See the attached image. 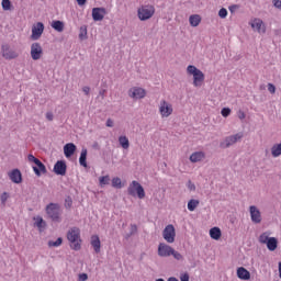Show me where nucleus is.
<instances>
[{
  "instance_id": "nucleus-9",
  "label": "nucleus",
  "mask_w": 281,
  "mask_h": 281,
  "mask_svg": "<svg viewBox=\"0 0 281 281\" xmlns=\"http://www.w3.org/2000/svg\"><path fill=\"white\" fill-rule=\"evenodd\" d=\"M1 52H2V56L3 58H5V60H14V58H19V53H16V50L10 48V45L4 44L1 46Z\"/></svg>"
},
{
  "instance_id": "nucleus-28",
  "label": "nucleus",
  "mask_w": 281,
  "mask_h": 281,
  "mask_svg": "<svg viewBox=\"0 0 281 281\" xmlns=\"http://www.w3.org/2000/svg\"><path fill=\"white\" fill-rule=\"evenodd\" d=\"M210 236H211V238H213V240H220L221 236H222L221 228H218V227L211 228Z\"/></svg>"
},
{
  "instance_id": "nucleus-42",
  "label": "nucleus",
  "mask_w": 281,
  "mask_h": 281,
  "mask_svg": "<svg viewBox=\"0 0 281 281\" xmlns=\"http://www.w3.org/2000/svg\"><path fill=\"white\" fill-rule=\"evenodd\" d=\"M171 256H173L176 260H183V255L175 249L171 251Z\"/></svg>"
},
{
  "instance_id": "nucleus-24",
  "label": "nucleus",
  "mask_w": 281,
  "mask_h": 281,
  "mask_svg": "<svg viewBox=\"0 0 281 281\" xmlns=\"http://www.w3.org/2000/svg\"><path fill=\"white\" fill-rule=\"evenodd\" d=\"M189 23L191 27H199V25L201 24V15L199 14L190 15Z\"/></svg>"
},
{
  "instance_id": "nucleus-8",
  "label": "nucleus",
  "mask_w": 281,
  "mask_h": 281,
  "mask_svg": "<svg viewBox=\"0 0 281 281\" xmlns=\"http://www.w3.org/2000/svg\"><path fill=\"white\" fill-rule=\"evenodd\" d=\"M249 214H250V220L255 225H260L262 223V213H260V210L256 205H250L249 206Z\"/></svg>"
},
{
  "instance_id": "nucleus-16",
  "label": "nucleus",
  "mask_w": 281,
  "mask_h": 281,
  "mask_svg": "<svg viewBox=\"0 0 281 281\" xmlns=\"http://www.w3.org/2000/svg\"><path fill=\"white\" fill-rule=\"evenodd\" d=\"M8 177L12 183H23V173H21V170L19 169H13L8 172Z\"/></svg>"
},
{
  "instance_id": "nucleus-40",
  "label": "nucleus",
  "mask_w": 281,
  "mask_h": 281,
  "mask_svg": "<svg viewBox=\"0 0 281 281\" xmlns=\"http://www.w3.org/2000/svg\"><path fill=\"white\" fill-rule=\"evenodd\" d=\"M2 10H12V2L10 0H2Z\"/></svg>"
},
{
  "instance_id": "nucleus-48",
  "label": "nucleus",
  "mask_w": 281,
  "mask_h": 281,
  "mask_svg": "<svg viewBox=\"0 0 281 281\" xmlns=\"http://www.w3.org/2000/svg\"><path fill=\"white\" fill-rule=\"evenodd\" d=\"M105 125L108 128H113L115 126V123L112 121V119H108Z\"/></svg>"
},
{
  "instance_id": "nucleus-20",
  "label": "nucleus",
  "mask_w": 281,
  "mask_h": 281,
  "mask_svg": "<svg viewBox=\"0 0 281 281\" xmlns=\"http://www.w3.org/2000/svg\"><path fill=\"white\" fill-rule=\"evenodd\" d=\"M36 167H33V170L36 175V177H41V175L47 173V168L44 166V164L40 160L37 164H35Z\"/></svg>"
},
{
  "instance_id": "nucleus-19",
  "label": "nucleus",
  "mask_w": 281,
  "mask_h": 281,
  "mask_svg": "<svg viewBox=\"0 0 281 281\" xmlns=\"http://www.w3.org/2000/svg\"><path fill=\"white\" fill-rule=\"evenodd\" d=\"M237 278H239V280H250L251 273L246 268L239 267L237 269Z\"/></svg>"
},
{
  "instance_id": "nucleus-34",
  "label": "nucleus",
  "mask_w": 281,
  "mask_h": 281,
  "mask_svg": "<svg viewBox=\"0 0 281 281\" xmlns=\"http://www.w3.org/2000/svg\"><path fill=\"white\" fill-rule=\"evenodd\" d=\"M99 183H100L101 188H104V186H109V183H111V177H109V176L100 177Z\"/></svg>"
},
{
  "instance_id": "nucleus-38",
  "label": "nucleus",
  "mask_w": 281,
  "mask_h": 281,
  "mask_svg": "<svg viewBox=\"0 0 281 281\" xmlns=\"http://www.w3.org/2000/svg\"><path fill=\"white\" fill-rule=\"evenodd\" d=\"M137 234V225L131 224V231L130 233L125 236L126 239L131 238V236H135Z\"/></svg>"
},
{
  "instance_id": "nucleus-5",
  "label": "nucleus",
  "mask_w": 281,
  "mask_h": 281,
  "mask_svg": "<svg viewBox=\"0 0 281 281\" xmlns=\"http://www.w3.org/2000/svg\"><path fill=\"white\" fill-rule=\"evenodd\" d=\"M127 194L130 196H138V199H144L146 196V191H144V187L137 181H132L127 188Z\"/></svg>"
},
{
  "instance_id": "nucleus-1",
  "label": "nucleus",
  "mask_w": 281,
  "mask_h": 281,
  "mask_svg": "<svg viewBox=\"0 0 281 281\" xmlns=\"http://www.w3.org/2000/svg\"><path fill=\"white\" fill-rule=\"evenodd\" d=\"M67 239L70 243V247L75 251H80L82 239H80V228L71 227L67 233Z\"/></svg>"
},
{
  "instance_id": "nucleus-58",
  "label": "nucleus",
  "mask_w": 281,
  "mask_h": 281,
  "mask_svg": "<svg viewBox=\"0 0 281 281\" xmlns=\"http://www.w3.org/2000/svg\"><path fill=\"white\" fill-rule=\"evenodd\" d=\"M168 281H179V279L175 278V277H171L168 279Z\"/></svg>"
},
{
  "instance_id": "nucleus-11",
  "label": "nucleus",
  "mask_w": 281,
  "mask_h": 281,
  "mask_svg": "<svg viewBox=\"0 0 281 281\" xmlns=\"http://www.w3.org/2000/svg\"><path fill=\"white\" fill-rule=\"evenodd\" d=\"M172 111H173V109H172L171 103H169L166 100L160 101L159 113H160L161 117H170Z\"/></svg>"
},
{
  "instance_id": "nucleus-43",
  "label": "nucleus",
  "mask_w": 281,
  "mask_h": 281,
  "mask_svg": "<svg viewBox=\"0 0 281 281\" xmlns=\"http://www.w3.org/2000/svg\"><path fill=\"white\" fill-rule=\"evenodd\" d=\"M218 16H220V19H227V9L222 8V9L218 11Z\"/></svg>"
},
{
  "instance_id": "nucleus-30",
  "label": "nucleus",
  "mask_w": 281,
  "mask_h": 281,
  "mask_svg": "<svg viewBox=\"0 0 281 281\" xmlns=\"http://www.w3.org/2000/svg\"><path fill=\"white\" fill-rule=\"evenodd\" d=\"M119 144L122 146V148H124V150H127V148L131 146V143L128 142V137L126 136H120Z\"/></svg>"
},
{
  "instance_id": "nucleus-46",
  "label": "nucleus",
  "mask_w": 281,
  "mask_h": 281,
  "mask_svg": "<svg viewBox=\"0 0 281 281\" xmlns=\"http://www.w3.org/2000/svg\"><path fill=\"white\" fill-rule=\"evenodd\" d=\"M27 160L33 164H37V161H40L38 158L34 157L32 154L27 156Z\"/></svg>"
},
{
  "instance_id": "nucleus-59",
  "label": "nucleus",
  "mask_w": 281,
  "mask_h": 281,
  "mask_svg": "<svg viewBox=\"0 0 281 281\" xmlns=\"http://www.w3.org/2000/svg\"><path fill=\"white\" fill-rule=\"evenodd\" d=\"M279 277L281 278V262H279Z\"/></svg>"
},
{
  "instance_id": "nucleus-17",
  "label": "nucleus",
  "mask_w": 281,
  "mask_h": 281,
  "mask_svg": "<svg viewBox=\"0 0 281 281\" xmlns=\"http://www.w3.org/2000/svg\"><path fill=\"white\" fill-rule=\"evenodd\" d=\"M53 171L55 172V175L65 177L67 175V164L64 160H58L55 164Z\"/></svg>"
},
{
  "instance_id": "nucleus-55",
  "label": "nucleus",
  "mask_w": 281,
  "mask_h": 281,
  "mask_svg": "<svg viewBox=\"0 0 281 281\" xmlns=\"http://www.w3.org/2000/svg\"><path fill=\"white\" fill-rule=\"evenodd\" d=\"M82 91H83V93H86V95H89V93L91 91V88L86 86V87L82 88Z\"/></svg>"
},
{
  "instance_id": "nucleus-18",
  "label": "nucleus",
  "mask_w": 281,
  "mask_h": 281,
  "mask_svg": "<svg viewBox=\"0 0 281 281\" xmlns=\"http://www.w3.org/2000/svg\"><path fill=\"white\" fill-rule=\"evenodd\" d=\"M104 16H106L105 8H93L92 9V19L93 21H103Z\"/></svg>"
},
{
  "instance_id": "nucleus-35",
  "label": "nucleus",
  "mask_w": 281,
  "mask_h": 281,
  "mask_svg": "<svg viewBox=\"0 0 281 281\" xmlns=\"http://www.w3.org/2000/svg\"><path fill=\"white\" fill-rule=\"evenodd\" d=\"M112 188H116L117 190H121L122 188V179L119 177L112 179Z\"/></svg>"
},
{
  "instance_id": "nucleus-37",
  "label": "nucleus",
  "mask_w": 281,
  "mask_h": 281,
  "mask_svg": "<svg viewBox=\"0 0 281 281\" xmlns=\"http://www.w3.org/2000/svg\"><path fill=\"white\" fill-rule=\"evenodd\" d=\"M60 245H63L61 237L57 238L55 241L54 240L48 241V247H60Z\"/></svg>"
},
{
  "instance_id": "nucleus-49",
  "label": "nucleus",
  "mask_w": 281,
  "mask_h": 281,
  "mask_svg": "<svg viewBox=\"0 0 281 281\" xmlns=\"http://www.w3.org/2000/svg\"><path fill=\"white\" fill-rule=\"evenodd\" d=\"M180 281H190V274H188V272H186L184 274H181Z\"/></svg>"
},
{
  "instance_id": "nucleus-13",
  "label": "nucleus",
  "mask_w": 281,
  "mask_h": 281,
  "mask_svg": "<svg viewBox=\"0 0 281 281\" xmlns=\"http://www.w3.org/2000/svg\"><path fill=\"white\" fill-rule=\"evenodd\" d=\"M31 58L34 60H41L43 58V46L37 42L31 45Z\"/></svg>"
},
{
  "instance_id": "nucleus-25",
  "label": "nucleus",
  "mask_w": 281,
  "mask_h": 281,
  "mask_svg": "<svg viewBox=\"0 0 281 281\" xmlns=\"http://www.w3.org/2000/svg\"><path fill=\"white\" fill-rule=\"evenodd\" d=\"M50 25H52L53 30H55L56 32L65 31V22H63L60 20L53 21Z\"/></svg>"
},
{
  "instance_id": "nucleus-39",
  "label": "nucleus",
  "mask_w": 281,
  "mask_h": 281,
  "mask_svg": "<svg viewBox=\"0 0 281 281\" xmlns=\"http://www.w3.org/2000/svg\"><path fill=\"white\" fill-rule=\"evenodd\" d=\"M71 205H74V200L71 199V196L68 195L65 199V209L71 210Z\"/></svg>"
},
{
  "instance_id": "nucleus-12",
  "label": "nucleus",
  "mask_w": 281,
  "mask_h": 281,
  "mask_svg": "<svg viewBox=\"0 0 281 281\" xmlns=\"http://www.w3.org/2000/svg\"><path fill=\"white\" fill-rule=\"evenodd\" d=\"M43 32H45V24H43L42 22H37L36 24H34L31 35L32 41H38V38L43 36Z\"/></svg>"
},
{
  "instance_id": "nucleus-29",
  "label": "nucleus",
  "mask_w": 281,
  "mask_h": 281,
  "mask_svg": "<svg viewBox=\"0 0 281 281\" xmlns=\"http://www.w3.org/2000/svg\"><path fill=\"white\" fill-rule=\"evenodd\" d=\"M79 164L83 168H87V148L81 149V154H80V157H79Z\"/></svg>"
},
{
  "instance_id": "nucleus-22",
  "label": "nucleus",
  "mask_w": 281,
  "mask_h": 281,
  "mask_svg": "<svg viewBox=\"0 0 281 281\" xmlns=\"http://www.w3.org/2000/svg\"><path fill=\"white\" fill-rule=\"evenodd\" d=\"M203 159H205V153H203V151H195L190 156V161L192 164L203 161Z\"/></svg>"
},
{
  "instance_id": "nucleus-53",
  "label": "nucleus",
  "mask_w": 281,
  "mask_h": 281,
  "mask_svg": "<svg viewBox=\"0 0 281 281\" xmlns=\"http://www.w3.org/2000/svg\"><path fill=\"white\" fill-rule=\"evenodd\" d=\"M272 3L274 8H278L279 10H281V0H272Z\"/></svg>"
},
{
  "instance_id": "nucleus-15",
  "label": "nucleus",
  "mask_w": 281,
  "mask_h": 281,
  "mask_svg": "<svg viewBox=\"0 0 281 281\" xmlns=\"http://www.w3.org/2000/svg\"><path fill=\"white\" fill-rule=\"evenodd\" d=\"M250 27L252 30H256L259 34H265L267 32V26H265V22L260 19H255L251 22H249Z\"/></svg>"
},
{
  "instance_id": "nucleus-33",
  "label": "nucleus",
  "mask_w": 281,
  "mask_h": 281,
  "mask_svg": "<svg viewBox=\"0 0 281 281\" xmlns=\"http://www.w3.org/2000/svg\"><path fill=\"white\" fill-rule=\"evenodd\" d=\"M269 240H271V237H269V233L268 232L262 233L259 236V243H261V245H267L269 243Z\"/></svg>"
},
{
  "instance_id": "nucleus-41",
  "label": "nucleus",
  "mask_w": 281,
  "mask_h": 281,
  "mask_svg": "<svg viewBox=\"0 0 281 281\" xmlns=\"http://www.w3.org/2000/svg\"><path fill=\"white\" fill-rule=\"evenodd\" d=\"M221 113H222L223 117H229V115H232V109L223 108Z\"/></svg>"
},
{
  "instance_id": "nucleus-52",
  "label": "nucleus",
  "mask_w": 281,
  "mask_h": 281,
  "mask_svg": "<svg viewBox=\"0 0 281 281\" xmlns=\"http://www.w3.org/2000/svg\"><path fill=\"white\" fill-rule=\"evenodd\" d=\"M89 280V276L87 273L79 274V281H87Z\"/></svg>"
},
{
  "instance_id": "nucleus-54",
  "label": "nucleus",
  "mask_w": 281,
  "mask_h": 281,
  "mask_svg": "<svg viewBox=\"0 0 281 281\" xmlns=\"http://www.w3.org/2000/svg\"><path fill=\"white\" fill-rule=\"evenodd\" d=\"M46 119L48 120V122H53L54 121V114L52 112H47L46 113Z\"/></svg>"
},
{
  "instance_id": "nucleus-26",
  "label": "nucleus",
  "mask_w": 281,
  "mask_h": 281,
  "mask_svg": "<svg viewBox=\"0 0 281 281\" xmlns=\"http://www.w3.org/2000/svg\"><path fill=\"white\" fill-rule=\"evenodd\" d=\"M34 226L37 227L40 229V232H43V229H45V227H47V223L43 221V217L37 216L34 217Z\"/></svg>"
},
{
  "instance_id": "nucleus-14",
  "label": "nucleus",
  "mask_w": 281,
  "mask_h": 281,
  "mask_svg": "<svg viewBox=\"0 0 281 281\" xmlns=\"http://www.w3.org/2000/svg\"><path fill=\"white\" fill-rule=\"evenodd\" d=\"M173 249L175 248L171 246L160 243L158 245V256H160V258H169V256H172Z\"/></svg>"
},
{
  "instance_id": "nucleus-4",
  "label": "nucleus",
  "mask_w": 281,
  "mask_h": 281,
  "mask_svg": "<svg viewBox=\"0 0 281 281\" xmlns=\"http://www.w3.org/2000/svg\"><path fill=\"white\" fill-rule=\"evenodd\" d=\"M139 21H148L155 16V7L153 4H144L137 10Z\"/></svg>"
},
{
  "instance_id": "nucleus-36",
  "label": "nucleus",
  "mask_w": 281,
  "mask_h": 281,
  "mask_svg": "<svg viewBox=\"0 0 281 281\" xmlns=\"http://www.w3.org/2000/svg\"><path fill=\"white\" fill-rule=\"evenodd\" d=\"M80 41H87V26H81L79 32Z\"/></svg>"
},
{
  "instance_id": "nucleus-3",
  "label": "nucleus",
  "mask_w": 281,
  "mask_h": 281,
  "mask_svg": "<svg viewBox=\"0 0 281 281\" xmlns=\"http://www.w3.org/2000/svg\"><path fill=\"white\" fill-rule=\"evenodd\" d=\"M187 72L190 76H193V86L194 87H202L203 82L205 81V74L201 71V69L196 68V66L189 65L187 67Z\"/></svg>"
},
{
  "instance_id": "nucleus-60",
  "label": "nucleus",
  "mask_w": 281,
  "mask_h": 281,
  "mask_svg": "<svg viewBox=\"0 0 281 281\" xmlns=\"http://www.w3.org/2000/svg\"><path fill=\"white\" fill-rule=\"evenodd\" d=\"M93 147H94V148H98V143H94Z\"/></svg>"
},
{
  "instance_id": "nucleus-6",
  "label": "nucleus",
  "mask_w": 281,
  "mask_h": 281,
  "mask_svg": "<svg viewBox=\"0 0 281 281\" xmlns=\"http://www.w3.org/2000/svg\"><path fill=\"white\" fill-rule=\"evenodd\" d=\"M243 139V133H237L235 135L227 136L220 143V147L222 148H229V146H234L236 142H240Z\"/></svg>"
},
{
  "instance_id": "nucleus-23",
  "label": "nucleus",
  "mask_w": 281,
  "mask_h": 281,
  "mask_svg": "<svg viewBox=\"0 0 281 281\" xmlns=\"http://www.w3.org/2000/svg\"><path fill=\"white\" fill-rule=\"evenodd\" d=\"M91 245H92L95 254H100L101 243H100V237L98 235H93L91 237Z\"/></svg>"
},
{
  "instance_id": "nucleus-31",
  "label": "nucleus",
  "mask_w": 281,
  "mask_h": 281,
  "mask_svg": "<svg viewBox=\"0 0 281 281\" xmlns=\"http://www.w3.org/2000/svg\"><path fill=\"white\" fill-rule=\"evenodd\" d=\"M200 203L201 202L199 200H194V199L190 200L188 202V210H189V212H194L196 210V207H199Z\"/></svg>"
},
{
  "instance_id": "nucleus-32",
  "label": "nucleus",
  "mask_w": 281,
  "mask_h": 281,
  "mask_svg": "<svg viewBox=\"0 0 281 281\" xmlns=\"http://www.w3.org/2000/svg\"><path fill=\"white\" fill-rule=\"evenodd\" d=\"M271 155H272V157H280V155H281V143L280 144H274L271 147Z\"/></svg>"
},
{
  "instance_id": "nucleus-51",
  "label": "nucleus",
  "mask_w": 281,
  "mask_h": 281,
  "mask_svg": "<svg viewBox=\"0 0 281 281\" xmlns=\"http://www.w3.org/2000/svg\"><path fill=\"white\" fill-rule=\"evenodd\" d=\"M237 116H238L240 120H245V119L247 117V114H245V113L243 112V110H239V111L237 112Z\"/></svg>"
},
{
  "instance_id": "nucleus-50",
  "label": "nucleus",
  "mask_w": 281,
  "mask_h": 281,
  "mask_svg": "<svg viewBox=\"0 0 281 281\" xmlns=\"http://www.w3.org/2000/svg\"><path fill=\"white\" fill-rule=\"evenodd\" d=\"M268 91L270 93H276V86L273 83H268Z\"/></svg>"
},
{
  "instance_id": "nucleus-10",
  "label": "nucleus",
  "mask_w": 281,
  "mask_h": 281,
  "mask_svg": "<svg viewBox=\"0 0 281 281\" xmlns=\"http://www.w3.org/2000/svg\"><path fill=\"white\" fill-rule=\"evenodd\" d=\"M127 93L132 100H143V98H146V90L139 87L131 88Z\"/></svg>"
},
{
  "instance_id": "nucleus-44",
  "label": "nucleus",
  "mask_w": 281,
  "mask_h": 281,
  "mask_svg": "<svg viewBox=\"0 0 281 281\" xmlns=\"http://www.w3.org/2000/svg\"><path fill=\"white\" fill-rule=\"evenodd\" d=\"M0 201L3 205H5L7 201H8V192H3L0 196Z\"/></svg>"
},
{
  "instance_id": "nucleus-47",
  "label": "nucleus",
  "mask_w": 281,
  "mask_h": 281,
  "mask_svg": "<svg viewBox=\"0 0 281 281\" xmlns=\"http://www.w3.org/2000/svg\"><path fill=\"white\" fill-rule=\"evenodd\" d=\"M238 8H240V5L238 4H233L228 8L229 12H232V14H234V12H236V10H238Z\"/></svg>"
},
{
  "instance_id": "nucleus-7",
  "label": "nucleus",
  "mask_w": 281,
  "mask_h": 281,
  "mask_svg": "<svg viewBox=\"0 0 281 281\" xmlns=\"http://www.w3.org/2000/svg\"><path fill=\"white\" fill-rule=\"evenodd\" d=\"M176 236H177V232L175 231V225L172 224L167 225L162 231V237L166 240V243H169V244L175 243Z\"/></svg>"
},
{
  "instance_id": "nucleus-56",
  "label": "nucleus",
  "mask_w": 281,
  "mask_h": 281,
  "mask_svg": "<svg viewBox=\"0 0 281 281\" xmlns=\"http://www.w3.org/2000/svg\"><path fill=\"white\" fill-rule=\"evenodd\" d=\"M78 5H85L87 0H77Z\"/></svg>"
},
{
  "instance_id": "nucleus-57",
  "label": "nucleus",
  "mask_w": 281,
  "mask_h": 281,
  "mask_svg": "<svg viewBox=\"0 0 281 281\" xmlns=\"http://www.w3.org/2000/svg\"><path fill=\"white\" fill-rule=\"evenodd\" d=\"M104 93H106V90H100L99 95L102 97V100H104Z\"/></svg>"
},
{
  "instance_id": "nucleus-2",
  "label": "nucleus",
  "mask_w": 281,
  "mask_h": 281,
  "mask_svg": "<svg viewBox=\"0 0 281 281\" xmlns=\"http://www.w3.org/2000/svg\"><path fill=\"white\" fill-rule=\"evenodd\" d=\"M45 212L53 223H60L63 221L60 217L63 214L60 211V204L49 203L46 205Z\"/></svg>"
},
{
  "instance_id": "nucleus-61",
  "label": "nucleus",
  "mask_w": 281,
  "mask_h": 281,
  "mask_svg": "<svg viewBox=\"0 0 281 281\" xmlns=\"http://www.w3.org/2000/svg\"><path fill=\"white\" fill-rule=\"evenodd\" d=\"M156 281H166V280H164V279H157Z\"/></svg>"
},
{
  "instance_id": "nucleus-21",
  "label": "nucleus",
  "mask_w": 281,
  "mask_h": 281,
  "mask_svg": "<svg viewBox=\"0 0 281 281\" xmlns=\"http://www.w3.org/2000/svg\"><path fill=\"white\" fill-rule=\"evenodd\" d=\"M74 153H76V145L74 143H68L64 146L65 157H72Z\"/></svg>"
},
{
  "instance_id": "nucleus-27",
  "label": "nucleus",
  "mask_w": 281,
  "mask_h": 281,
  "mask_svg": "<svg viewBox=\"0 0 281 281\" xmlns=\"http://www.w3.org/2000/svg\"><path fill=\"white\" fill-rule=\"evenodd\" d=\"M269 251H276L278 249V238L276 237H270L268 243L266 244Z\"/></svg>"
},
{
  "instance_id": "nucleus-45",
  "label": "nucleus",
  "mask_w": 281,
  "mask_h": 281,
  "mask_svg": "<svg viewBox=\"0 0 281 281\" xmlns=\"http://www.w3.org/2000/svg\"><path fill=\"white\" fill-rule=\"evenodd\" d=\"M187 186L191 192H194V190H196V186H194V183H192V180H189Z\"/></svg>"
}]
</instances>
